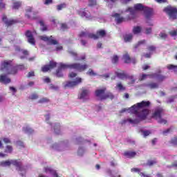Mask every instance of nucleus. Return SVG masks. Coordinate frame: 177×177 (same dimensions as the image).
I'll list each match as a JSON object with an SVG mask.
<instances>
[{
	"mask_svg": "<svg viewBox=\"0 0 177 177\" xmlns=\"http://www.w3.org/2000/svg\"><path fill=\"white\" fill-rule=\"evenodd\" d=\"M87 75H90V77H96L97 74L93 71L92 69H88V71L86 72Z\"/></svg>",
	"mask_w": 177,
	"mask_h": 177,
	"instance_id": "obj_33",
	"label": "nucleus"
},
{
	"mask_svg": "<svg viewBox=\"0 0 177 177\" xmlns=\"http://www.w3.org/2000/svg\"><path fill=\"white\" fill-rule=\"evenodd\" d=\"M12 80H10V78L6 77V75H0V82H1L2 84H5L6 85L7 84H10Z\"/></svg>",
	"mask_w": 177,
	"mask_h": 177,
	"instance_id": "obj_21",
	"label": "nucleus"
},
{
	"mask_svg": "<svg viewBox=\"0 0 177 177\" xmlns=\"http://www.w3.org/2000/svg\"><path fill=\"white\" fill-rule=\"evenodd\" d=\"M171 131H172L171 128H169L165 131H162V135H164L165 136H166V135H168V133H169V132H171Z\"/></svg>",
	"mask_w": 177,
	"mask_h": 177,
	"instance_id": "obj_53",
	"label": "nucleus"
},
{
	"mask_svg": "<svg viewBox=\"0 0 177 177\" xmlns=\"http://www.w3.org/2000/svg\"><path fill=\"white\" fill-rule=\"evenodd\" d=\"M162 113H164V109L160 106H158L154 109L151 118H153V120H158L162 117Z\"/></svg>",
	"mask_w": 177,
	"mask_h": 177,
	"instance_id": "obj_10",
	"label": "nucleus"
},
{
	"mask_svg": "<svg viewBox=\"0 0 177 177\" xmlns=\"http://www.w3.org/2000/svg\"><path fill=\"white\" fill-rule=\"evenodd\" d=\"M53 3V0H44V5H50Z\"/></svg>",
	"mask_w": 177,
	"mask_h": 177,
	"instance_id": "obj_62",
	"label": "nucleus"
},
{
	"mask_svg": "<svg viewBox=\"0 0 177 177\" xmlns=\"http://www.w3.org/2000/svg\"><path fill=\"white\" fill-rule=\"evenodd\" d=\"M88 64H81L80 63H73V64H63L61 63L58 68H60V71L66 70L67 68H70L71 70H76V71H79V73H82V71H85L88 68Z\"/></svg>",
	"mask_w": 177,
	"mask_h": 177,
	"instance_id": "obj_2",
	"label": "nucleus"
},
{
	"mask_svg": "<svg viewBox=\"0 0 177 177\" xmlns=\"http://www.w3.org/2000/svg\"><path fill=\"white\" fill-rule=\"evenodd\" d=\"M151 103L150 101H142L141 102H138L137 104L133 105L129 108V111L131 114H133L135 118L133 119H127L122 122V124H126V122H129L130 124H139L140 121L146 120L147 115L150 113V110L147 109L150 107Z\"/></svg>",
	"mask_w": 177,
	"mask_h": 177,
	"instance_id": "obj_1",
	"label": "nucleus"
},
{
	"mask_svg": "<svg viewBox=\"0 0 177 177\" xmlns=\"http://www.w3.org/2000/svg\"><path fill=\"white\" fill-rule=\"evenodd\" d=\"M50 88L54 89L55 91H57L59 89V86H55L53 84H50Z\"/></svg>",
	"mask_w": 177,
	"mask_h": 177,
	"instance_id": "obj_59",
	"label": "nucleus"
},
{
	"mask_svg": "<svg viewBox=\"0 0 177 177\" xmlns=\"http://www.w3.org/2000/svg\"><path fill=\"white\" fill-rule=\"evenodd\" d=\"M50 100L48 98H46V97H43L41 99H40L39 101H38V103H40V104H44V103H49Z\"/></svg>",
	"mask_w": 177,
	"mask_h": 177,
	"instance_id": "obj_37",
	"label": "nucleus"
},
{
	"mask_svg": "<svg viewBox=\"0 0 177 177\" xmlns=\"http://www.w3.org/2000/svg\"><path fill=\"white\" fill-rule=\"evenodd\" d=\"M1 70L8 71V74H17V66H12V61H4L1 63Z\"/></svg>",
	"mask_w": 177,
	"mask_h": 177,
	"instance_id": "obj_4",
	"label": "nucleus"
},
{
	"mask_svg": "<svg viewBox=\"0 0 177 177\" xmlns=\"http://www.w3.org/2000/svg\"><path fill=\"white\" fill-rule=\"evenodd\" d=\"M115 75L118 78H120V80H126L128 74L125 73L124 71H121L120 69L118 70V71L115 72Z\"/></svg>",
	"mask_w": 177,
	"mask_h": 177,
	"instance_id": "obj_18",
	"label": "nucleus"
},
{
	"mask_svg": "<svg viewBox=\"0 0 177 177\" xmlns=\"http://www.w3.org/2000/svg\"><path fill=\"white\" fill-rule=\"evenodd\" d=\"M113 17H115V19H116L115 20L118 24H120V23H122V21H124V17H120V14H118V13H115L113 15Z\"/></svg>",
	"mask_w": 177,
	"mask_h": 177,
	"instance_id": "obj_24",
	"label": "nucleus"
},
{
	"mask_svg": "<svg viewBox=\"0 0 177 177\" xmlns=\"http://www.w3.org/2000/svg\"><path fill=\"white\" fill-rule=\"evenodd\" d=\"M15 50L17 52H20L21 53L22 55H20L19 59H21V60L24 59H27V57L28 56V55H30V53L28 52V50H26V49H23L21 48H20L19 46H17L15 48Z\"/></svg>",
	"mask_w": 177,
	"mask_h": 177,
	"instance_id": "obj_13",
	"label": "nucleus"
},
{
	"mask_svg": "<svg viewBox=\"0 0 177 177\" xmlns=\"http://www.w3.org/2000/svg\"><path fill=\"white\" fill-rule=\"evenodd\" d=\"M169 34L171 35V37H176L177 31L176 30H171L169 32Z\"/></svg>",
	"mask_w": 177,
	"mask_h": 177,
	"instance_id": "obj_57",
	"label": "nucleus"
},
{
	"mask_svg": "<svg viewBox=\"0 0 177 177\" xmlns=\"http://www.w3.org/2000/svg\"><path fill=\"white\" fill-rule=\"evenodd\" d=\"M82 82V78L77 77L75 81H68L64 85V88H74Z\"/></svg>",
	"mask_w": 177,
	"mask_h": 177,
	"instance_id": "obj_11",
	"label": "nucleus"
},
{
	"mask_svg": "<svg viewBox=\"0 0 177 177\" xmlns=\"http://www.w3.org/2000/svg\"><path fill=\"white\" fill-rule=\"evenodd\" d=\"M61 28L64 31V30H68V26H67V24H62Z\"/></svg>",
	"mask_w": 177,
	"mask_h": 177,
	"instance_id": "obj_56",
	"label": "nucleus"
},
{
	"mask_svg": "<svg viewBox=\"0 0 177 177\" xmlns=\"http://www.w3.org/2000/svg\"><path fill=\"white\" fill-rule=\"evenodd\" d=\"M54 132L57 135H59V133H60V124H55V126L54 127Z\"/></svg>",
	"mask_w": 177,
	"mask_h": 177,
	"instance_id": "obj_34",
	"label": "nucleus"
},
{
	"mask_svg": "<svg viewBox=\"0 0 177 177\" xmlns=\"http://www.w3.org/2000/svg\"><path fill=\"white\" fill-rule=\"evenodd\" d=\"M12 151H13V147L10 145H7L4 153H12Z\"/></svg>",
	"mask_w": 177,
	"mask_h": 177,
	"instance_id": "obj_36",
	"label": "nucleus"
},
{
	"mask_svg": "<svg viewBox=\"0 0 177 177\" xmlns=\"http://www.w3.org/2000/svg\"><path fill=\"white\" fill-rule=\"evenodd\" d=\"M126 80H131L132 82H135V79L133 75H127Z\"/></svg>",
	"mask_w": 177,
	"mask_h": 177,
	"instance_id": "obj_61",
	"label": "nucleus"
},
{
	"mask_svg": "<svg viewBox=\"0 0 177 177\" xmlns=\"http://www.w3.org/2000/svg\"><path fill=\"white\" fill-rule=\"evenodd\" d=\"M152 31L151 28H147L145 29V34H147V35H149Z\"/></svg>",
	"mask_w": 177,
	"mask_h": 177,
	"instance_id": "obj_60",
	"label": "nucleus"
},
{
	"mask_svg": "<svg viewBox=\"0 0 177 177\" xmlns=\"http://www.w3.org/2000/svg\"><path fill=\"white\" fill-rule=\"evenodd\" d=\"M147 77H151V75H148V74H142L140 79L139 81H145L147 78Z\"/></svg>",
	"mask_w": 177,
	"mask_h": 177,
	"instance_id": "obj_40",
	"label": "nucleus"
},
{
	"mask_svg": "<svg viewBox=\"0 0 177 177\" xmlns=\"http://www.w3.org/2000/svg\"><path fill=\"white\" fill-rule=\"evenodd\" d=\"M170 143L174 146H177V137L174 136L173 138H171Z\"/></svg>",
	"mask_w": 177,
	"mask_h": 177,
	"instance_id": "obj_44",
	"label": "nucleus"
},
{
	"mask_svg": "<svg viewBox=\"0 0 177 177\" xmlns=\"http://www.w3.org/2000/svg\"><path fill=\"white\" fill-rule=\"evenodd\" d=\"M140 176L141 177H151L149 175H146L145 173H139Z\"/></svg>",
	"mask_w": 177,
	"mask_h": 177,
	"instance_id": "obj_64",
	"label": "nucleus"
},
{
	"mask_svg": "<svg viewBox=\"0 0 177 177\" xmlns=\"http://www.w3.org/2000/svg\"><path fill=\"white\" fill-rule=\"evenodd\" d=\"M44 171H45V172H49L50 174H52V172H53V169H52V168H50L49 167H45Z\"/></svg>",
	"mask_w": 177,
	"mask_h": 177,
	"instance_id": "obj_55",
	"label": "nucleus"
},
{
	"mask_svg": "<svg viewBox=\"0 0 177 177\" xmlns=\"http://www.w3.org/2000/svg\"><path fill=\"white\" fill-rule=\"evenodd\" d=\"M11 164L16 167L17 171H24L23 163L20 160H11Z\"/></svg>",
	"mask_w": 177,
	"mask_h": 177,
	"instance_id": "obj_15",
	"label": "nucleus"
},
{
	"mask_svg": "<svg viewBox=\"0 0 177 177\" xmlns=\"http://www.w3.org/2000/svg\"><path fill=\"white\" fill-rule=\"evenodd\" d=\"M124 42H131L132 41V38H133V35L132 33L126 34L123 36Z\"/></svg>",
	"mask_w": 177,
	"mask_h": 177,
	"instance_id": "obj_23",
	"label": "nucleus"
},
{
	"mask_svg": "<svg viewBox=\"0 0 177 177\" xmlns=\"http://www.w3.org/2000/svg\"><path fill=\"white\" fill-rule=\"evenodd\" d=\"M26 17L29 19V20H37L38 19V16H37V12L32 11V7H28L26 9Z\"/></svg>",
	"mask_w": 177,
	"mask_h": 177,
	"instance_id": "obj_9",
	"label": "nucleus"
},
{
	"mask_svg": "<svg viewBox=\"0 0 177 177\" xmlns=\"http://www.w3.org/2000/svg\"><path fill=\"white\" fill-rule=\"evenodd\" d=\"M146 44V41L144 39V40H140V41H139L138 42V44H136L135 46H134V48L136 49L137 48H139V46H140V45H143V44Z\"/></svg>",
	"mask_w": 177,
	"mask_h": 177,
	"instance_id": "obj_39",
	"label": "nucleus"
},
{
	"mask_svg": "<svg viewBox=\"0 0 177 177\" xmlns=\"http://www.w3.org/2000/svg\"><path fill=\"white\" fill-rule=\"evenodd\" d=\"M159 36L160 37L161 39H167L168 35L166 33L160 32Z\"/></svg>",
	"mask_w": 177,
	"mask_h": 177,
	"instance_id": "obj_51",
	"label": "nucleus"
},
{
	"mask_svg": "<svg viewBox=\"0 0 177 177\" xmlns=\"http://www.w3.org/2000/svg\"><path fill=\"white\" fill-rule=\"evenodd\" d=\"M38 97L39 96L37 95V93H33L29 97V99H30V100H35L38 99Z\"/></svg>",
	"mask_w": 177,
	"mask_h": 177,
	"instance_id": "obj_46",
	"label": "nucleus"
},
{
	"mask_svg": "<svg viewBox=\"0 0 177 177\" xmlns=\"http://www.w3.org/2000/svg\"><path fill=\"white\" fill-rule=\"evenodd\" d=\"M117 88H118L119 91H125V87L121 83L117 84Z\"/></svg>",
	"mask_w": 177,
	"mask_h": 177,
	"instance_id": "obj_49",
	"label": "nucleus"
},
{
	"mask_svg": "<svg viewBox=\"0 0 177 177\" xmlns=\"http://www.w3.org/2000/svg\"><path fill=\"white\" fill-rule=\"evenodd\" d=\"M23 131H24V132H25V133H34V130L30 128L29 127H23Z\"/></svg>",
	"mask_w": 177,
	"mask_h": 177,
	"instance_id": "obj_30",
	"label": "nucleus"
},
{
	"mask_svg": "<svg viewBox=\"0 0 177 177\" xmlns=\"http://www.w3.org/2000/svg\"><path fill=\"white\" fill-rule=\"evenodd\" d=\"M106 91H107L106 87L95 90V95L96 97H97L99 100H106L107 99L113 100L114 99V95H113L111 92H106Z\"/></svg>",
	"mask_w": 177,
	"mask_h": 177,
	"instance_id": "obj_3",
	"label": "nucleus"
},
{
	"mask_svg": "<svg viewBox=\"0 0 177 177\" xmlns=\"http://www.w3.org/2000/svg\"><path fill=\"white\" fill-rule=\"evenodd\" d=\"M147 88H149V89H157L158 88V84L151 82L148 84H147Z\"/></svg>",
	"mask_w": 177,
	"mask_h": 177,
	"instance_id": "obj_26",
	"label": "nucleus"
},
{
	"mask_svg": "<svg viewBox=\"0 0 177 177\" xmlns=\"http://www.w3.org/2000/svg\"><path fill=\"white\" fill-rule=\"evenodd\" d=\"M106 35H107V32L104 30L100 29L97 30L96 34H88V38H90L91 39H99V38H104Z\"/></svg>",
	"mask_w": 177,
	"mask_h": 177,
	"instance_id": "obj_7",
	"label": "nucleus"
},
{
	"mask_svg": "<svg viewBox=\"0 0 177 177\" xmlns=\"http://www.w3.org/2000/svg\"><path fill=\"white\" fill-rule=\"evenodd\" d=\"M135 10L143 11L145 15V18L147 20H150V17L153 16V9L143 6L142 3H137L134 5Z\"/></svg>",
	"mask_w": 177,
	"mask_h": 177,
	"instance_id": "obj_5",
	"label": "nucleus"
},
{
	"mask_svg": "<svg viewBox=\"0 0 177 177\" xmlns=\"http://www.w3.org/2000/svg\"><path fill=\"white\" fill-rule=\"evenodd\" d=\"M142 133L144 138H147V136H149V135L151 134V131L150 130L142 131Z\"/></svg>",
	"mask_w": 177,
	"mask_h": 177,
	"instance_id": "obj_38",
	"label": "nucleus"
},
{
	"mask_svg": "<svg viewBox=\"0 0 177 177\" xmlns=\"http://www.w3.org/2000/svg\"><path fill=\"white\" fill-rule=\"evenodd\" d=\"M56 66H57V63L53 61H50L49 64L45 65L41 68V71H43V73H47L49 70L55 68Z\"/></svg>",
	"mask_w": 177,
	"mask_h": 177,
	"instance_id": "obj_14",
	"label": "nucleus"
},
{
	"mask_svg": "<svg viewBox=\"0 0 177 177\" xmlns=\"http://www.w3.org/2000/svg\"><path fill=\"white\" fill-rule=\"evenodd\" d=\"M142 31V28L140 26H136L133 28V34H139Z\"/></svg>",
	"mask_w": 177,
	"mask_h": 177,
	"instance_id": "obj_35",
	"label": "nucleus"
},
{
	"mask_svg": "<svg viewBox=\"0 0 177 177\" xmlns=\"http://www.w3.org/2000/svg\"><path fill=\"white\" fill-rule=\"evenodd\" d=\"M12 160H6L0 162V167H10Z\"/></svg>",
	"mask_w": 177,
	"mask_h": 177,
	"instance_id": "obj_25",
	"label": "nucleus"
},
{
	"mask_svg": "<svg viewBox=\"0 0 177 177\" xmlns=\"http://www.w3.org/2000/svg\"><path fill=\"white\" fill-rule=\"evenodd\" d=\"M96 0H88V6H96Z\"/></svg>",
	"mask_w": 177,
	"mask_h": 177,
	"instance_id": "obj_45",
	"label": "nucleus"
},
{
	"mask_svg": "<svg viewBox=\"0 0 177 177\" xmlns=\"http://www.w3.org/2000/svg\"><path fill=\"white\" fill-rule=\"evenodd\" d=\"M89 93H91L89 90L82 88V92L78 95V98L79 99H85V97H88V96H89Z\"/></svg>",
	"mask_w": 177,
	"mask_h": 177,
	"instance_id": "obj_19",
	"label": "nucleus"
},
{
	"mask_svg": "<svg viewBox=\"0 0 177 177\" xmlns=\"http://www.w3.org/2000/svg\"><path fill=\"white\" fill-rule=\"evenodd\" d=\"M26 38H28V42L31 45H35V39L32 35V32L30 30H26L25 32Z\"/></svg>",
	"mask_w": 177,
	"mask_h": 177,
	"instance_id": "obj_16",
	"label": "nucleus"
},
{
	"mask_svg": "<svg viewBox=\"0 0 177 177\" xmlns=\"http://www.w3.org/2000/svg\"><path fill=\"white\" fill-rule=\"evenodd\" d=\"M167 67L168 70H174V73H176L177 74V65L169 64V65H167Z\"/></svg>",
	"mask_w": 177,
	"mask_h": 177,
	"instance_id": "obj_31",
	"label": "nucleus"
},
{
	"mask_svg": "<svg viewBox=\"0 0 177 177\" xmlns=\"http://www.w3.org/2000/svg\"><path fill=\"white\" fill-rule=\"evenodd\" d=\"M88 34H90V33H88V32H86L82 31V32H81L79 34V37H80V38H82V37H88Z\"/></svg>",
	"mask_w": 177,
	"mask_h": 177,
	"instance_id": "obj_52",
	"label": "nucleus"
},
{
	"mask_svg": "<svg viewBox=\"0 0 177 177\" xmlns=\"http://www.w3.org/2000/svg\"><path fill=\"white\" fill-rule=\"evenodd\" d=\"M75 77H77V73H76L71 72L69 74V78H75Z\"/></svg>",
	"mask_w": 177,
	"mask_h": 177,
	"instance_id": "obj_63",
	"label": "nucleus"
},
{
	"mask_svg": "<svg viewBox=\"0 0 177 177\" xmlns=\"http://www.w3.org/2000/svg\"><path fill=\"white\" fill-rule=\"evenodd\" d=\"M122 59L124 63H127V64L133 63V64H136V59L131 58L128 53L123 55Z\"/></svg>",
	"mask_w": 177,
	"mask_h": 177,
	"instance_id": "obj_17",
	"label": "nucleus"
},
{
	"mask_svg": "<svg viewBox=\"0 0 177 177\" xmlns=\"http://www.w3.org/2000/svg\"><path fill=\"white\" fill-rule=\"evenodd\" d=\"M124 157H127V158H133L136 156V152L135 151H126L124 153Z\"/></svg>",
	"mask_w": 177,
	"mask_h": 177,
	"instance_id": "obj_22",
	"label": "nucleus"
},
{
	"mask_svg": "<svg viewBox=\"0 0 177 177\" xmlns=\"http://www.w3.org/2000/svg\"><path fill=\"white\" fill-rule=\"evenodd\" d=\"M31 77H35V73H34V71H30L28 73L27 77L31 78Z\"/></svg>",
	"mask_w": 177,
	"mask_h": 177,
	"instance_id": "obj_58",
	"label": "nucleus"
},
{
	"mask_svg": "<svg viewBox=\"0 0 177 177\" xmlns=\"http://www.w3.org/2000/svg\"><path fill=\"white\" fill-rule=\"evenodd\" d=\"M17 70H26L27 68V66L21 64V65H17Z\"/></svg>",
	"mask_w": 177,
	"mask_h": 177,
	"instance_id": "obj_50",
	"label": "nucleus"
},
{
	"mask_svg": "<svg viewBox=\"0 0 177 177\" xmlns=\"http://www.w3.org/2000/svg\"><path fill=\"white\" fill-rule=\"evenodd\" d=\"M163 12H165V13H166L169 16V19H171L172 20L177 19L176 6H167L164 8Z\"/></svg>",
	"mask_w": 177,
	"mask_h": 177,
	"instance_id": "obj_6",
	"label": "nucleus"
},
{
	"mask_svg": "<svg viewBox=\"0 0 177 177\" xmlns=\"http://www.w3.org/2000/svg\"><path fill=\"white\" fill-rule=\"evenodd\" d=\"M2 21L6 24L7 27H10V26H13L15 24H17L19 23V21L17 19H8V17L6 15H3L2 17Z\"/></svg>",
	"mask_w": 177,
	"mask_h": 177,
	"instance_id": "obj_12",
	"label": "nucleus"
},
{
	"mask_svg": "<svg viewBox=\"0 0 177 177\" xmlns=\"http://www.w3.org/2000/svg\"><path fill=\"white\" fill-rule=\"evenodd\" d=\"M80 15L82 17H86V19H92L91 17V12L89 11H86L85 8L82 9V10L80 11Z\"/></svg>",
	"mask_w": 177,
	"mask_h": 177,
	"instance_id": "obj_20",
	"label": "nucleus"
},
{
	"mask_svg": "<svg viewBox=\"0 0 177 177\" xmlns=\"http://www.w3.org/2000/svg\"><path fill=\"white\" fill-rule=\"evenodd\" d=\"M156 77L158 82H162V81H165V80H167V77L161 74H156Z\"/></svg>",
	"mask_w": 177,
	"mask_h": 177,
	"instance_id": "obj_27",
	"label": "nucleus"
},
{
	"mask_svg": "<svg viewBox=\"0 0 177 177\" xmlns=\"http://www.w3.org/2000/svg\"><path fill=\"white\" fill-rule=\"evenodd\" d=\"M156 46H149L147 47V50H149V52H156Z\"/></svg>",
	"mask_w": 177,
	"mask_h": 177,
	"instance_id": "obj_47",
	"label": "nucleus"
},
{
	"mask_svg": "<svg viewBox=\"0 0 177 177\" xmlns=\"http://www.w3.org/2000/svg\"><path fill=\"white\" fill-rule=\"evenodd\" d=\"M66 4L65 3H61L58 6H57V10H62V9H64L66 8Z\"/></svg>",
	"mask_w": 177,
	"mask_h": 177,
	"instance_id": "obj_42",
	"label": "nucleus"
},
{
	"mask_svg": "<svg viewBox=\"0 0 177 177\" xmlns=\"http://www.w3.org/2000/svg\"><path fill=\"white\" fill-rule=\"evenodd\" d=\"M155 164H157V161L156 160H148L147 162V165L149 167H153Z\"/></svg>",
	"mask_w": 177,
	"mask_h": 177,
	"instance_id": "obj_41",
	"label": "nucleus"
},
{
	"mask_svg": "<svg viewBox=\"0 0 177 177\" xmlns=\"http://www.w3.org/2000/svg\"><path fill=\"white\" fill-rule=\"evenodd\" d=\"M55 75L57 77V78H63V72L60 70V68L57 69Z\"/></svg>",
	"mask_w": 177,
	"mask_h": 177,
	"instance_id": "obj_32",
	"label": "nucleus"
},
{
	"mask_svg": "<svg viewBox=\"0 0 177 177\" xmlns=\"http://www.w3.org/2000/svg\"><path fill=\"white\" fill-rule=\"evenodd\" d=\"M40 24V30L41 31H48V26L45 25V23H44V21H39Z\"/></svg>",
	"mask_w": 177,
	"mask_h": 177,
	"instance_id": "obj_29",
	"label": "nucleus"
},
{
	"mask_svg": "<svg viewBox=\"0 0 177 177\" xmlns=\"http://www.w3.org/2000/svg\"><path fill=\"white\" fill-rule=\"evenodd\" d=\"M112 63H113V64H115V63H118V55H114L113 57Z\"/></svg>",
	"mask_w": 177,
	"mask_h": 177,
	"instance_id": "obj_48",
	"label": "nucleus"
},
{
	"mask_svg": "<svg viewBox=\"0 0 177 177\" xmlns=\"http://www.w3.org/2000/svg\"><path fill=\"white\" fill-rule=\"evenodd\" d=\"M131 171V172H138V175L139 174H143V172H140V169L139 168H132Z\"/></svg>",
	"mask_w": 177,
	"mask_h": 177,
	"instance_id": "obj_54",
	"label": "nucleus"
},
{
	"mask_svg": "<svg viewBox=\"0 0 177 177\" xmlns=\"http://www.w3.org/2000/svg\"><path fill=\"white\" fill-rule=\"evenodd\" d=\"M21 5H22V2L21 1H15V2L13 3L12 9L17 10L19 8L21 7Z\"/></svg>",
	"mask_w": 177,
	"mask_h": 177,
	"instance_id": "obj_28",
	"label": "nucleus"
},
{
	"mask_svg": "<svg viewBox=\"0 0 177 177\" xmlns=\"http://www.w3.org/2000/svg\"><path fill=\"white\" fill-rule=\"evenodd\" d=\"M39 38L41 41L46 42L47 45H57L59 44L57 40L55 39V37L52 35L50 37L42 35L40 36Z\"/></svg>",
	"mask_w": 177,
	"mask_h": 177,
	"instance_id": "obj_8",
	"label": "nucleus"
},
{
	"mask_svg": "<svg viewBox=\"0 0 177 177\" xmlns=\"http://www.w3.org/2000/svg\"><path fill=\"white\" fill-rule=\"evenodd\" d=\"M158 120V124H163L164 125H165V124H167V122H168V121H167V120H165L162 118H160Z\"/></svg>",
	"mask_w": 177,
	"mask_h": 177,
	"instance_id": "obj_43",
	"label": "nucleus"
}]
</instances>
